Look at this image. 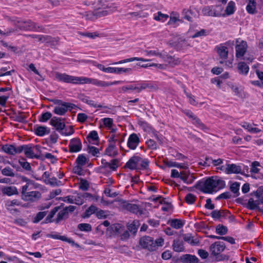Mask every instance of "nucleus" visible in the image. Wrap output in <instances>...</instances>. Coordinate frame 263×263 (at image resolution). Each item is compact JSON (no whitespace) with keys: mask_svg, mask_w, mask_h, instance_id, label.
Wrapping results in <instances>:
<instances>
[{"mask_svg":"<svg viewBox=\"0 0 263 263\" xmlns=\"http://www.w3.org/2000/svg\"><path fill=\"white\" fill-rule=\"evenodd\" d=\"M225 185V182L221 179L212 177L205 180L202 186V191L204 193L212 194L223 189Z\"/></svg>","mask_w":263,"mask_h":263,"instance_id":"f257e3e1","label":"nucleus"},{"mask_svg":"<svg viewBox=\"0 0 263 263\" xmlns=\"http://www.w3.org/2000/svg\"><path fill=\"white\" fill-rule=\"evenodd\" d=\"M55 106L53 109V112L59 116L65 115L68 110L74 108L75 105L70 103L63 102L60 100L54 101Z\"/></svg>","mask_w":263,"mask_h":263,"instance_id":"f03ea898","label":"nucleus"},{"mask_svg":"<svg viewBox=\"0 0 263 263\" xmlns=\"http://www.w3.org/2000/svg\"><path fill=\"white\" fill-rule=\"evenodd\" d=\"M119 160L116 159H112L109 162L102 159L100 168L101 173L106 175L110 174L113 171H116L119 166Z\"/></svg>","mask_w":263,"mask_h":263,"instance_id":"7ed1b4c3","label":"nucleus"},{"mask_svg":"<svg viewBox=\"0 0 263 263\" xmlns=\"http://www.w3.org/2000/svg\"><path fill=\"white\" fill-rule=\"evenodd\" d=\"M55 79L63 83H71L73 84H80V77H76L69 75L66 73L56 72L54 73Z\"/></svg>","mask_w":263,"mask_h":263,"instance_id":"20e7f679","label":"nucleus"},{"mask_svg":"<svg viewBox=\"0 0 263 263\" xmlns=\"http://www.w3.org/2000/svg\"><path fill=\"white\" fill-rule=\"evenodd\" d=\"M117 10V7L113 4H103L102 8H99L95 12L97 18L109 15Z\"/></svg>","mask_w":263,"mask_h":263,"instance_id":"39448f33","label":"nucleus"},{"mask_svg":"<svg viewBox=\"0 0 263 263\" xmlns=\"http://www.w3.org/2000/svg\"><path fill=\"white\" fill-rule=\"evenodd\" d=\"M153 86L151 85V84L148 83H134L123 86L122 87V90L123 92H126L128 90H135L137 92H140L142 90H144L146 88H151Z\"/></svg>","mask_w":263,"mask_h":263,"instance_id":"423d86ee","label":"nucleus"},{"mask_svg":"<svg viewBox=\"0 0 263 263\" xmlns=\"http://www.w3.org/2000/svg\"><path fill=\"white\" fill-rule=\"evenodd\" d=\"M204 15L218 17L222 14V8L220 6L205 7L202 9Z\"/></svg>","mask_w":263,"mask_h":263,"instance_id":"0eeeda50","label":"nucleus"},{"mask_svg":"<svg viewBox=\"0 0 263 263\" xmlns=\"http://www.w3.org/2000/svg\"><path fill=\"white\" fill-rule=\"evenodd\" d=\"M80 84H92L97 86L105 87L109 84L105 81H100L96 79H92L85 77H80Z\"/></svg>","mask_w":263,"mask_h":263,"instance_id":"6e6552de","label":"nucleus"},{"mask_svg":"<svg viewBox=\"0 0 263 263\" xmlns=\"http://www.w3.org/2000/svg\"><path fill=\"white\" fill-rule=\"evenodd\" d=\"M140 244L142 247L151 251L156 250V247L154 243V239L149 236L142 237L140 240Z\"/></svg>","mask_w":263,"mask_h":263,"instance_id":"1a4fd4ad","label":"nucleus"},{"mask_svg":"<svg viewBox=\"0 0 263 263\" xmlns=\"http://www.w3.org/2000/svg\"><path fill=\"white\" fill-rule=\"evenodd\" d=\"M140 142V137L137 134L132 133L127 139V146L132 150H135Z\"/></svg>","mask_w":263,"mask_h":263,"instance_id":"9d476101","label":"nucleus"},{"mask_svg":"<svg viewBox=\"0 0 263 263\" xmlns=\"http://www.w3.org/2000/svg\"><path fill=\"white\" fill-rule=\"evenodd\" d=\"M69 151L70 153H78L82 148V144L78 138L71 139L68 144Z\"/></svg>","mask_w":263,"mask_h":263,"instance_id":"9b49d317","label":"nucleus"},{"mask_svg":"<svg viewBox=\"0 0 263 263\" xmlns=\"http://www.w3.org/2000/svg\"><path fill=\"white\" fill-rule=\"evenodd\" d=\"M141 157L138 154H135L126 163L125 167L131 170H138Z\"/></svg>","mask_w":263,"mask_h":263,"instance_id":"f8f14e48","label":"nucleus"},{"mask_svg":"<svg viewBox=\"0 0 263 263\" xmlns=\"http://www.w3.org/2000/svg\"><path fill=\"white\" fill-rule=\"evenodd\" d=\"M226 248L224 243L220 241H216L212 244L210 247V251L213 256H217L222 252Z\"/></svg>","mask_w":263,"mask_h":263,"instance_id":"ddd939ff","label":"nucleus"},{"mask_svg":"<svg viewBox=\"0 0 263 263\" xmlns=\"http://www.w3.org/2000/svg\"><path fill=\"white\" fill-rule=\"evenodd\" d=\"M183 170V171H181L180 179L182 180L184 183L187 184L192 183L196 178L194 176V174L191 173L188 168Z\"/></svg>","mask_w":263,"mask_h":263,"instance_id":"4468645a","label":"nucleus"},{"mask_svg":"<svg viewBox=\"0 0 263 263\" xmlns=\"http://www.w3.org/2000/svg\"><path fill=\"white\" fill-rule=\"evenodd\" d=\"M221 171H224L226 174H238L241 172V167L240 166L235 164H228L226 166H222L217 168Z\"/></svg>","mask_w":263,"mask_h":263,"instance_id":"2eb2a0df","label":"nucleus"},{"mask_svg":"<svg viewBox=\"0 0 263 263\" xmlns=\"http://www.w3.org/2000/svg\"><path fill=\"white\" fill-rule=\"evenodd\" d=\"M50 123L60 133L65 126L64 119L57 117L51 118Z\"/></svg>","mask_w":263,"mask_h":263,"instance_id":"dca6fc26","label":"nucleus"},{"mask_svg":"<svg viewBox=\"0 0 263 263\" xmlns=\"http://www.w3.org/2000/svg\"><path fill=\"white\" fill-rule=\"evenodd\" d=\"M248 45L246 42L241 41L235 46L236 57L237 58H242L247 51Z\"/></svg>","mask_w":263,"mask_h":263,"instance_id":"f3484780","label":"nucleus"},{"mask_svg":"<svg viewBox=\"0 0 263 263\" xmlns=\"http://www.w3.org/2000/svg\"><path fill=\"white\" fill-rule=\"evenodd\" d=\"M41 197V194L40 192L34 191L28 192L26 195H24L22 199L27 201H35L39 199Z\"/></svg>","mask_w":263,"mask_h":263,"instance_id":"a211bd4d","label":"nucleus"},{"mask_svg":"<svg viewBox=\"0 0 263 263\" xmlns=\"http://www.w3.org/2000/svg\"><path fill=\"white\" fill-rule=\"evenodd\" d=\"M215 50L221 60L227 59L229 51L228 48L224 44H221L216 46Z\"/></svg>","mask_w":263,"mask_h":263,"instance_id":"6ab92c4d","label":"nucleus"},{"mask_svg":"<svg viewBox=\"0 0 263 263\" xmlns=\"http://www.w3.org/2000/svg\"><path fill=\"white\" fill-rule=\"evenodd\" d=\"M261 204L263 205V201L259 198H255L254 195L253 197L249 199L247 203V207L251 210L257 209L259 211V209H260L259 206Z\"/></svg>","mask_w":263,"mask_h":263,"instance_id":"aec40b11","label":"nucleus"},{"mask_svg":"<svg viewBox=\"0 0 263 263\" xmlns=\"http://www.w3.org/2000/svg\"><path fill=\"white\" fill-rule=\"evenodd\" d=\"M16 25L17 27L21 30H34L36 29L35 24L30 21L26 22H17Z\"/></svg>","mask_w":263,"mask_h":263,"instance_id":"412c9836","label":"nucleus"},{"mask_svg":"<svg viewBox=\"0 0 263 263\" xmlns=\"http://www.w3.org/2000/svg\"><path fill=\"white\" fill-rule=\"evenodd\" d=\"M34 132L37 136L43 137L49 134L50 132V129L45 126L36 125L34 126Z\"/></svg>","mask_w":263,"mask_h":263,"instance_id":"4be33fe9","label":"nucleus"},{"mask_svg":"<svg viewBox=\"0 0 263 263\" xmlns=\"http://www.w3.org/2000/svg\"><path fill=\"white\" fill-rule=\"evenodd\" d=\"M126 209L130 212L138 215H141L143 214V210L137 204L129 203L126 205Z\"/></svg>","mask_w":263,"mask_h":263,"instance_id":"5701e85b","label":"nucleus"},{"mask_svg":"<svg viewBox=\"0 0 263 263\" xmlns=\"http://www.w3.org/2000/svg\"><path fill=\"white\" fill-rule=\"evenodd\" d=\"M3 194L10 196L13 195L18 194V191L16 187L14 186H9L4 187L2 189Z\"/></svg>","mask_w":263,"mask_h":263,"instance_id":"b1692460","label":"nucleus"},{"mask_svg":"<svg viewBox=\"0 0 263 263\" xmlns=\"http://www.w3.org/2000/svg\"><path fill=\"white\" fill-rule=\"evenodd\" d=\"M247 5L246 10L250 14H253L256 10V0H247Z\"/></svg>","mask_w":263,"mask_h":263,"instance_id":"393cba45","label":"nucleus"},{"mask_svg":"<svg viewBox=\"0 0 263 263\" xmlns=\"http://www.w3.org/2000/svg\"><path fill=\"white\" fill-rule=\"evenodd\" d=\"M135 61H142V62H148V61H150L151 60L149 59H144L142 58L133 57V58L121 60L119 62H115V63H112V64L113 65H118V64H121L128 63V62H133Z\"/></svg>","mask_w":263,"mask_h":263,"instance_id":"a878e982","label":"nucleus"},{"mask_svg":"<svg viewBox=\"0 0 263 263\" xmlns=\"http://www.w3.org/2000/svg\"><path fill=\"white\" fill-rule=\"evenodd\" d=\"M88 160L84 154L79 155L76 159V163L78 165L76 168L81 169V167L85 165Z\"/></svg>","mask_w":263,"mask_h":263,"instance_id":"bb28decb","label":"nucleus"},{"mask_svg":"<svg viewBox=\"0 0 263 263\" xmlns=\"http://www.w3.org/2000/svg\"><path fill=\"white\" fill-rule=\"evenodd\" d=\"M34 147L30 145H25L24 154L25 156L29 158H37L38 157L34 154Z\"/></svg>","mask_w":263,"mask_h":263,"instance_id":"cd10ccee","label":"nucleus"},{"mask_svg":"<svg viewBox=\"0 0 263 263\" xmlns=\"http://www.w3.org/2000/svg\"><path fill=\"white\" fill-rule=\"evenodd\" d=\"M173 247L174 250L177 252H182L184 250L183 241L180 239L174 240Z\"/></svg>","mask_w":263,"mask_h":263,"instance_id":"c85d7f7f","label":"nucleus"},{"mask_svg":"<svg viewBox=\"0 0 263 263\" xmlns=\"http://www.w3.org/2000/svg\"><path fill=\"white\" fill-rule=\"evenodd\" d=\"M182 260L186 263H198L199 261V259L196 256L190 254L183 255Z\"/></svg>","mask_w":263,"mask_h":263,"instance_id":"c756f323","label":"nucleus"},{"mask_svg":"<svg viewBox=\"0 0 263 263\" xmlns=\"http://www.w3.org/2000/svg\"><path fill=\"white\" fill-rule=\"evenodd\" d=\"M238 69L240 73L246 75L249 70V66L243 62H239L238 64Z\"/></svg>","mask_w":263,"mask_h":263,"instance_id":"7c9ffc66","label":"nucleus"},{"mask_svg":"<svg viewBox=\"0 0 263 263\" xmlns=\"http://www.w3.org/2000/svg\"><path fill=\"white\" fill-rule=\"evenodd\" d=\"M170 224L175 229H179L183 226L184 223L180 219H173L170 221Z\"/></svg>","mask_w":263,"mask_h":263,"instance_id":"2f4dec72","label":"nucleus"},{"mask_svg":"<svg viewBox=\"0 0 263 263\" xmlns=\"http://www.w3.org/2000/svg\"><path fill=\"white\" fill-rule=\"evenodd\" d=\"M168 167H176L181 169L188 168V165L185 163H178L175 161H169L167 163Z\"/></svg>","mask_w":263,"mask_h":263,"instance_id":"473e14b6","label":"nucleus"},{"mask_svg":"<svg viewBox=\"0 0 263 263\" xmlns=\"http://www.w3.org/2000/svg\"><path fill=\"white\" fill-rule=\"evenodd\" d=\"M235 11V4L233 1H230L229 2L226 10L225 12L227 15H230L234 13Z\"/></svg>","mask_w":263,"mask_h":263,"instance_id":"72a5a7b5","label":"nucleus"},{"mask_svg":"<svg viewBox=\"0 0 263 263\" xmlns=\"http://www.w3.org/2000/svg\"><path fill=\"white\" fill-rule=\"evenodd\" d=\"M3 151L7 154L10 155L16 154V151H15V146L12 145H5L2 147Z\"/></svg>","mask_w":263,"mask_h":263,"instance_id":"f704fd0d","label":"nucleus"},{"mask_svg":"<svg viewBox=\"0 0 263 263\" xmlns=\"http://www.w3.org/2000/svg\"><path fill=\"white\" fill-rule=\"evenodd\" d=\"M74 133V129L72 126H65L64 128L62 129L61 134L64 136H69Z\"/></svg>","mask_w":263,"mask_h":263,"instance_id":"c9c22d12","label":"nucleus"},{"mask_svg":"<svg viewBox=\"0 0 263 263\" xmlns=\"http://www.w3.org/2000/svg\"><path fill=\"white\" fill-rule=\"evenodd\" d=\"M105 153L109 156L116 155L117 153L116 149V145L115 144H109L108 147L106 148Z\"/></svg>","mask_w":263,"mask_h":263,"instance_id":"e433bc0d","label":"nucleus"},{"mask_svg":"<svg viewBox=\"0 0 263 263\" xmlns=\"http://www.w3.org/2000/svg\"><path fill=\"white\" fill-rule=\"evenodd\" d=\"M97 210L98 208L96 206L91 205L86 210L84 214V217L88 218L92 214H96Z\"/></svg>","mask_w":263,"mask_h":263,"instance_id":"4c0bfd02","label":"nucleus"},{"mask_svg":"<svg viewBox=\"0 0 263 263\" xmlns=\"http://www.w3.org/2000/svg\"><path fill=\"white\" fill-rule=\"evenodd\" d=\"M168 18L167 14H163L161 12H158L157 14H155L154 17V20L161 22H165Z\"/></svg>","mask_w":263,"mask_h":263,"instance_id":"58836bf2","label":"nucleus"},{"mask_svg":"<svg viewBox=\"0 0 263 263\" xmlns=\"http://www.w3.org/2000/svg\"><path fill=\"white\" fill-rule=\"evenodd\" d=\"M79 98L83 102L87 103V104L90 106L97 107L95 101L90 100L88 97L84 95H81L79 96Z\"/></svg>","mask_w":263,"mask_h":263,"instance_id":"ea45409f","label":"nucleus"},{"mask_svg":"<svg viewBox=\"0 0 263 263\" xmlns=\"http://www.w3.org/2000/svg\"><path fill=\"white\" fill-rule=\"evenodd\" d=\"M196 196L192 194V193H188L186 194V195L185 197L184 200L185 201L189 204H193L195 201L196 200Z\"/></svg>","mask_w":263,"mask_h":263,"instance_id":"a19ab883","label":"nucleus"},{"mask_svg":"<svg viewBox=\"0 0 263 263\" xmlns=\"http://www.w3.org/2000/svg\"><path fill=\"white\" fill-rule=\"evenodd\" d=\"M144 52L145 53V55L148 57L156 56L162 59H165L163 54L159 52L157 50H145Z\"/></svg>","mask_w":263,"mask_h":263,"instance_id":"79ce46f5","label":"nucleus"},{"mask_svg":"<svg viewBox=\"0 0 263 263\" xmlns=\"http://www.w3.org/2000/svg\"><path fill=\"white\" fill-rule=\"evenodd\" d=\"M251 173L252 174H257L260 171V165L257 161H254L251 164Z\"/></svg>","mask_w":263,"mask_h":263,"instance_id":"37998d69","label":"nucleus"},{"mask_svg":"<svg viewBox=\"0 0 263 263\" xmlns=\"http://www.w3.org/2000/svg\"><path fill=\"white\" fill-rule=\"evenodd\" d=\"M149 166V161L146 159H143L141 157V160L139 162L138 170H146Z\"/></svg>","mask_w":263,"mask_h":263,"instance_id":"c03bdc74","label":"nucleus"},{"mask_svg":"<svg viewBox=\"0 0 263 263\" xmlns=\"http://www.w3.org/2000/svg\"><path fill=\"white\" fill-rule=\"evenodd\" d=\"M2 174L4 176H8V177H14L15 176V173L13 171V170L9 166L6 167L2 170Z\"/></svg>","mask_w":263,"mask_h":263,"instance_id":"a18cd8bd","label":"nucleus"},{"mask_svg":"<svg viewBox=\"0 0 263 263\" xmlns=\"http://www.w3.org/2000/svg\"><path fill=\"white\" fill-rule=\"evenodd\" d=\"M101 122L103 123V125L107 129L111 128V126L114 125L113 119L110 118H104L101 119Z\"/></svg>","mask_w":263,"mask_h":263,"instance_id":"49530a36","label":"nucleus"},{"mask_svg":"<svg viewBox=\"0 0 263 263\" xmlns=\"http://www.w3.org/2000/svg\"><path fill=\"white\" fill-rule=\"evenodd\" d=\"M228 232V229L226 227L222 225H218L216 228V232L217 234L223 235L227 234Z\"/></svg>","mask_w":263,"mask_h":263,"instance_id":"de8ad7c7","label":"nucleus"},{"mask_svg":"<svg viewBox=\"0 0 263 263\" xmlns=\"http://www.w3.org/2000/svg\"><path fill=\"white\" fill-rule=\"evenodd\" d=\"M52 117V114L50 112L47 111L42 114L39 118V120L42 122L47 121Z\"/></svg>","mask_w":263,"mask_h":263,"instance_id":"09e8293b","label":"nucleus"},{"mask_svg":"<svg viewBox=\"0 0 263 263\" xmlns=\"http://www.w3.org/2000/svg\"><path fill=\"white\" fill-rule=\"evenodd\" d=\"M240 187V184L237 182H234L232 183L230 186V190L235 195L234 196H237L238 195L239 190Z\"/></svg>","mask_w":263,"mask_h":263,"instance_id":"8fccbe9b","label":"nucleus"},{"mask_svg":"<svg viewBox=\"0 0 263 263\" xmlns=\"http://www.w3.org/2000/svg\"><path fill=\"white\" fill-rule=\"evenodd\" d=\"M87 152L93 156H98V155L99 154V149L93 146H88Z\"/></svg>","mask_w":263,"mask_h":263,"instance_id":"3c124183","label":"nucleus"},{"mask_svg":"<svg viewBox=\"0 0 263 263\" xmlns=\"http://www.w3.org/2000/svg\"><path fill=\"white\" fill-rule=\"evenodd\" d=\"M83 17L88 20H94L97 19L96 12H85L83 14Z\"/></svg>","mask_w":263,"mask_h":263,"instance_id":"603ef678","label":"nucleus"},{"mask_svg":"<svg viewBox=\"0 0 263 263\" xmlns=\"http://www.w3.org/2000/svg\"><path fill=\"white\" fill-rule=\"evenodd\" d=\"M192 123L195 124L197 127L200 128V129H204V124L201 122L199 118H198L196 116H195L192 119Z\"/></svg>","mask_w":263,"mask_h":263,"instance_id":"864d4df0","label":"nucleus"},{"mask_svg":"<svg viewBox=\"0 0 263 263\" xmlns=\"http://www.w3.org/2000/svg\"><path fill=\"white\" fill-rule=\"evenodd\" d=\"M164 61H167L170 64L173 65H177L179 64L181 62L179 58H175V57H167V60L163 59Z\"/></svg>","mask_w":263,"mask_h":263,"instance_id":"5fc2aeb1","label":"nucleus"},{"mask_svg":"<svg viewBox=\"0 0 263 263\" xmlns=\"http://www.w3.org/2000/svg\"><path fill=\"white\" fill-rule=\"evenodd\" d=\"M255 198H259L263 201V186L259 187L256 191L254 193Z\"/></svg>","mask_w":263,"mask_h":263,"instance_id":"6e6d98bb","label":"nucleus"},{"mask_svg":"<svg viewBox=\"0 0 263 263\" xmlns=\"http://www.w3.org/2000/svg\"><path fill=\"white\" fill-rule=\"evenodd\" d=\"M160 203L161 204H165L163 206H162L161 209L164 211H168L172 208V205L171 203H166L165 199H160L159 201Z\"/></svg>","mask_w":263,"mask_h":263,"instance_id":"4d7b16f0","label":"nucleus"},{"mask_svg":"<svg viewBox=\"0 0 263 263\" xmlns=\"http://www.w3.org/2000/svg\"><path fill=\"white\" fill-rule=\"evenodd\" d=\"M108 215V212L100 210L96 213V216L99 219H104Z\"/></svg>","mask_w":263,"mask_h":263,"instance_id":"13d9d810","label":"nucleus"},{"mask_svg":"<svg viewBox=\"0 0 263 263\" xmlns=\"http://www.w3.org/2000/svg\"><path fill=\"white\" fill-rule=\"evenodd\" d=\"M78 228L82 231L88 232L91 230V227L88 223H80L78 225Z\"/></svg>","mask_w":263,"mask_h":263,"instance_id":"bf43d9fd","label":"nucleus"},{"mask_svg":"<svg viewBox=\"0 0 263 263\" xmlns=\"http://www.w3.org/2000/svg\"><path fill=\"white\" fill-rule=\"evenodd\" d=\"M47 212L45 211L39 212L33 219L34 223H37L42 220L46 215Z\"/></svg>","mask_w":263,"mask_h":263,"instance_id":"052dcab7","label":"nucleus"},{"mask_svg":"<svg viewBox=\"0 0 263 263\" xmlns=\"http://www.w3.org/2000/svg\"><path fill=\"white\" fill-rule=\"evenodd\" d=\"M10 96V93L9 92H7L4 95H0V105L4 106L6 105L7 100L9 98Z\"/></svg>","mask_w":263,"mask_h":263,"instance_id":"680f3d73","label":"nucleus"},{"mask_svg":"<svg viewBox=\"0 0 263 263\" xmlns=\"http://www.w3.org/2000/svg\"><path fill=\"white\" fill-rule=\"evenodd\" d=\"M140 66L143 68H147L148 67L154 66L158 69H164L165 68L164 65L156 63H149L141 65Z\"/></svg>","mask_w":263,"mask_h":263,"instance_id":"e2e57ef3","label":"nucleus"},{"mask_svg":"<svg viewBox=\"0 0 263 263\" xmlns=\"http://www.w3.org/2000/svg\"><path fill=\"white\" fill-rule=\"evenodd\" d=\"M89 140L97 141L99 139L98 133L95 130L90 132L87 136Z\"/></svg>","mask_w":263,"mask_h":263,"instance_id":"0e129e2a","label":"nucleus"},{"mask_svg":"<svg viewBox=\"0 0 263 263\" xmlns=\"http://www.w3.org/2000/svg\"><path fill=\"white\" fill-rule=\"evenodd\" d=\"M7 68L6 67H3L0 69V77L10 76L14 72V70L7 71Z\"/></svg>","mask_w":263,"mask_h":263,"instance_id":"69168bd1","label":"nucleus"},{"mask_svg":"<svg viewBox=\"0 0 263 263\" xmlns=\"http://www.w3.org/2000/svg\"><path fill=\"white\" fill-rule=\"evenodd\" d=\"M88 118L87 115L84 113H79L77 115V121L81 123L84 122Z\"/></svg>","mask_w":263,"mask_h":263,"instance_id":"338daca9","label":"nucleus"},{"mask_svg":"<svg viewBox=\"0 0 263 263\" xmlns=\"http://www.w3.org/2000/svg\"><path fill=\"white\" fill-rule=\"evenodd\" d=\"M19 163L22 166L23 168L26 170H31V166L29 162L25 161V160L23 159L22 160H19Z\"/></svg>","mask_w":263,"mask_h":263,"instance_id":"774afa93","label":"nucleus"}]
</instances>
